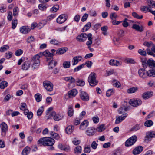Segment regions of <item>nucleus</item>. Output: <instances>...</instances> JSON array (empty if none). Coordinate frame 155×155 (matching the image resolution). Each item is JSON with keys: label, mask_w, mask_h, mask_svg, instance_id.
<instances>
[{"label": "nucleus", "mask_w": 155, "mask_h": 155, "mask_svg": "<svg viewBox=\"0 0 155 155\" xmlns=\"http://www.w3.org/2000/svg\"><path fill=\"white\" fill-rule=\"evenodd\" d=\"M55 143V140L50 137H45L41 138L38 141V144L40 146H51L50 149L53 150L54 148L52 146Z\"/></svg>", "instance_id": "nucleus-1"}, {"label": "nucleus", "mask_w": 155, "mask_h": 155, "mask_svg": "<svg viewBox=\"0 0 155 155\" xmlns=\"http://www.w3.org/2000/svg\"><path fill=\"white\" fill-rule=\"evenodd\" d=\"M88 81L90 85L91 86H94L96 85L98 81L96 80V74L95 73H91L88 78Z\"/></svg>", "instance_id": "nucleus-2"}, {"label": "nucleus", "mask_w": 155, "mask_h": 155, "mask_svg": "<svg viewBox=\"0 0 155 155\" xmlns=\"http://www.w3.org/2000/svg\"><path fill=\"white\" fill-rule=\"evenodd\" d=\"M90 38L91 40H92V34L91 33H89L87 35L86 33H82L78 35L77 37V39L78 41L80 42H84L86 40L87 38Z\"/></svg>", "instance_id": "nucleus-3"}, {"label": "nucleus", "mask_w": 155, "mask_h": 155, "mask_svg": "<svg viewBox=\"0 0 155 155\" xmlns=\"http://www.w3.org/2000/svg\"><path fill=\"white\" fill-rule=\"evenodd\" d=\"M137 137L134 135L129 138L125 142V145L127 147L131 146L134 144L136 141Z\"/></svg>", "instance_id": "nucleus-4"}, {"label": "nucleus", "mask_w": 155, "mask_h": 155, "mask_svg": "<svg viewBox=\"0 0 155 155\" xmlns=\"http://www.w3.org/2000/svg\"><path fill=\"white\" fill-rule=\"evenodd\" d=\"M129 103L132 106L137 107L141 104L142 101L139 99H131L129 101Z\"/></svg>", "instance_id": "nucleus-5"}, {"label": "nucleus", "mask_w": 155, "mask_h": 155, "mask_svg": "<svg viewBox=\"0 0 155 155\" xmlns=\"http://www.w3.org/2000/svg\"><path fill=\"white\" fill-rule=\"evenodd\" d=\"M138 73L140 77L143 79H145L148 77L147 71L144 68L140 69L138 70Z\"/></svg>", "instance_id": "nucleus-6"}, {"label": "nucleus", "mask_w": 155, "mask_h": 155, "mask_svg": "<svg viewBox=\"0 0 155 155\" xmlns=\"http://www.w3.org/2000/svg\"><path fill=\"white\" fill-rule=\"evenodd\" d=\"M43 85L45 88L49 91H51L53 89V85L51 82L46 81L43 82Z\"/></svg>", "instance_id": "nucleus-7"}, {"label": "nucleus", "mask_w": 155, "mask_h": 155, "mask_svg": "<svg viewBox=\"0 0 155 155\" xmlns=\"http://www.w3.org/2000/svg\"><path fill=\"white\" fill-rule=\"evenodd\" d=\"M128 103L127 102H124L122 106L118 109V112L120 114H121L125 111L127 110L128 106L127 105Z\"/></svg>", "instance_id": "nucleus-8"}, {"label": "nucleus", "mask_w": 155, "mask_h": 155, "mask_svg": "<svg viewBox=\"0 0 155 155\" xmlns=\"http://www.w3.org/2000/svg\"><path fill=\"white\" fill-rule=\"evenodd\" d=\"M68 17L67 15L63 14L60 15L57 19V22L59 24H62L67 19Z\"/></svg>", "instance_id": "nucleus-9"}, {"label": "nucleus", "mask_w": 155, "mask_h": 155, "mask_svg": "<svg viewBox=\"0 0 155 155\" xmlns=\"http://www.w3.org/2000/svg\"><path fill=\"white\" fill-rule=\"evenodd\" d=\"M0 127L2 131V135H3L5 136L8 131V126L5 122H3L0 124Z\"/></svg>", "instance_id": "nucleus-10"}, {"label": "nucleus", "mask_w": 155, "mask_h": 155, "mask_svg": "<svg viewBox=\"0 0 155 155\" xmlns=\"http://www.w3.org/2000/svg\"><path fill=\"white\" fill-rule=\"evenodd\" d=\"M127 114L125 113L123 114L120 116H116V120L115 123L116 124H118L122 121L125 119L126 117L127 116Z\"/></svg>", "instance_id": "nucleus-11"}, {"label": "nucleus", "mask_w": 155, "mask_h": 155, "mask_svg": "<svg viewBox=\"0 0 155 155\" xmlns=\"http://www.w3.org/2000/svg\"><path fill=\"white\" fill-rule=\"evenodd\" d=\"M40 54H41V56L44 55L46 57V61H48L49 59H52L53 54L51 53H50L48 50H46L43 53L40 52Z\"/></svg>", "instance_id": "nucleus-12"}, {"label": "nucleus", "mask_w": 155, "mask_h": 155, "mask_svg": "<svg viewBox=\"0 0 155 155\" xmlns=\"http://www.w3.org/2000/svg\"><path fill=\"white\" fill-rule=\"evenodd\" d=\"M50 117L52 116L54 117V119L55 121H58L62 119L63 118V116L61 115L58 114H56L55 112H52L50 114Z\"/></svg>", "instance_id": "nucleus-13"}, {"label": "nucleus", "mask_w": 155, "mask_h": 155, "mask_svg": "<svg viewBox=\"0 0 155 155\" xmlns=\"http://www.w3.org/2000/svg\"><path fill=\"white\" fill-rule=\"evenodd\" d=\"M80 96L81 99L84 101H87L89 100L88 94L84 91H81Z\"/></svg>", "instance_id": "nucleus-14"}, {"label": "nucleus", "mask_w": 155, "mask_h": 155, "mask_svg": "<svg viewBox=\"0 0 155 155\" xmlns=\"http://www.w3.org/2000/svg\"><path fill=\"white\" fill-rule=\"evenodd\" d=\"M95 133V129L93 127H89L86 131L87 134L88 136H93Z\"/></svg>", "instance_id": "nucleus-15"}, {"label": "nucleus", "mask_w": 155, "mask_h": 155, "mask_svg": "<svg viewBox=\"0 0 155 155\" xmlns=\"http://www.w3.org/2000/svg\"><path fill=\"white\" fill-rule=\"evenodd\" d=\"M109 64L112 66H119L121 65L122 62L114 59H111L109 61Z\"/></svg>", "instance_id": "nucleus-16"}, {"label": "nucleus", "mask_w": 155, "mask_h": 155, "mask_svg": "<svg viewBox=\"0 0 155 155\" xmlns=\"http://www.w3.org/2000/svg\"><path fill=\"white\" fill-rule=\"evenodd\" d=\"M47 61L48 64L49 69L53 68L56 66L57 64V62L55 61L54 60L53 58H52V59H49L48 61Z\"/></svg>", "instance_id": "nucleus-17"}, {"label": "nucleus", "mask_w": 155, "mask_h": 155, "mask_svg": "<svg viewBox=\"0 0 155 155\" xmlns=\"http://www.w3.org/2000/svg\"><path fill=\"white\" fill-rule=\"evenodd\" d=\"M151 6L150 5H148L147 6H141L140 8V10L142 12H144L145 13L147 12H150Z\"/></svg>", "instance_id": "nucleus-18"}, {"label": "nucleus", "mask_w": 155, "mask_h": 155, "mask_svg": "<svg viewBox=\"0 0 155 155\" xmlns=\"http://www.w3.org/2000/svg\"><path fill=\"white\" fill-rule=\"evenodd\" d=\"M88 121L87 120H85L81 123L79 128L81 130H84L88 126Z\"/></svg>", "instance_id": "nucleus-19"}, {"label": "nucleus", "mask_w": 155, "mask_h": 155, "mask_svg": "<svg viewBox=\"0 0 155 155\" xmlns=\"http://www.w3.org/2000/svg\"><path fill=\"white\" fill-rule=\"evenodd\" d=\"M68 50V49L66 47L60 48L56 50V53L58 55L62 54L66 52Z\"/></svg>", "instance_id": "nucleus-20"}, {"label": "nucleus", "mask_w": 155, "mask_h": 155, "mask_svg": "<svg viewBox=\"0 0 155 155\" xmlns=\"http://www.w3.org/2000/svg\"><path fill=\"white\" fill-rule=\"evenodd\" d=\"M143 149V148L142 146H138L133 150V153L134 155L138 154L142 151Z\"/></svg>", "instance_id": "nucleus-21"}, {"label": "nucleus", "mask_w": 155, "mask_h": 155, "mask_svg": "<svg viewBox=\"0 0 155 155\" xmlns=\"http://www.w3.org/2000/svg\"><path fill=\"white\" fill-rule=\"evenodd\" d=\"M30 31V29L28 26H23L20 28V32L23 34H26Z\"/></svg>", "instance_id": "nucleus-22"}, {"label": "nucleus", "mask_w": 155, "mask_h": 155, "mask_svg": "<svg viewBox=\"0 0 155 155\" xmlns=\"http://www.w3.org/2000/svg\"><path fill=\"white\" fill-rule=\"evenodd\" d=\"M132 28L140 32H142L144 31L143 26L140 27L138 25L136 24H133Z\"/></svg>", "instance_id": "nucleus-23"}, {"label": "nucleus", "mask_w": 155, "mask_h": 155, "mask_svg": "<svg viewBox=\"0 0 155 155\" xmlns=\"http://www.w3.org/2000/svg\"><path fill=\"white\" fill-rule=\"evenodd\" d=\"M30 65L31 63L29 61H25L22 64V69L24 70H27L30 68Z\"/></svg>", "instance_id": "nucleus-24"}, {"label": "nucleus", "mask_w": 155, "mask_h": 155, "mask_svg": "<svg viewBox=\"0 0 155 155\" xmlns=\"http://www.w3.org/2000/svg\"><path fill=\"white\" fill-rule=\"evenodd\" d=\"M154 137H155V131H149L146 133V138L148 140Z\"/></svg>", "instance_id": "nucleus-25"}, {"label": "nucleus", "mask_w": 155, "mask_h": 155, "mask_svg": "<svg viewBox=\"0 0 155 155\" xmlns=\"http://www.w3.org/2000/svg\"><path fill=\"white\" fill-rule=\"evenodd\" d=\"M82 59V57L79 56H76L73 58V65L74 66L77 64L79 61H81Z\"/></svg>", "instance_id": "nucleus-26"}, {"label": "nucleus", "mask_w": 155, "mask_h": 155, "mask_svg": "<svg viewBox=\"0 0 155 155\" xmlns=\"http://www.w3.org/2000/svg\"><path fill=\"white\" fill-rule=\"evenodd\" d=\"M153 94V92H147L142 94V97L143 99H146L151 97Z\"/></svg>", "instance_id": "nucleus-27"}, {"label": "nucleus", "mask_w": 155, "mask_h": 155, "mask_svg": "<svg viewBox=\"0 0 155 155\" xmlns=\"http://www.w3.org/2000/svg\"><path fill=\"white\" fill-rule=\"evenodd\" d=\"M78 91L76 89H74L69 91L68 92V94L70 98L75 96L78 94Z\"/></svg>", "instance_id": "nucleus-28"}, {"label": "nucleus", "mask_w": 155, "mask_h": 155, "mask_svg": "<svg viewBox=\"0 0 155 155\" xmlns=\"http://www.w3.org/2000/svg\"><path fill=\"white\" fill-rule=\"evenodd\" d=\"M41 54L39 53L33 56L31 58V61L35 62L37 61V60L40 61L39 58L41 57Z\"/></svg>", "instance_id": "nucleus-29"}, {"label": "nucleus", "mask_w": 155, "mask_h": 155, "mask_svg": "<svg viewBox=\"0 0 155 155\" xmlns=\"http://www.w3.org/2000/svg\"><path fill=\"white\" fill-rule=\"evenodd\" d=\"M74 127L72 125L68 126L65 129V131L67 134H71L74 130Z\"/></svg>", "instance_id": "nucleus-30"}, {"label": "nucleus", "mask_w": 155, "mask_h": 155, "mask_svg": "<svg viewBox=\"0 0 155 155\" xmlns=\"http://www.w3.org/2000/svg\"><path fill=\"white\" fill-rule=\"evenodd\" d=\"M31 149L28 146L25 147L23 150L22 154V155H28L30 152Z\"/></svg>", "instance_id": "nucleus-31"}, {"label": "nucleus", "mask_w": 155, "mask_h": 155, "mask_svg": "<svg viewBox=\"0 0 155 155\" xmlns=\"http://www.w3.org/2000/svg\"><path fill=\"white\" fill-rule=\"evenodd\" d=\"M24 114L25 115H27V117L28 119H30L33 117V113L31 112H29L28 109L24 111Z\"/></svg>", "instance_id": "nucleus-32"}, {"label": "nucleus", "mask_w": 155, "mask_h": 155, "mask_svg": "<svg viewBox=\"0 0 155 155\" xmlns=\"http://www.w3.org/2000/svg\"><path fill=\"white\" fill-rule=\"evenodd\" d=\"M147 64L151 68H155V61L153 60L150 59L147 61Z\"/></svg>", "instance_id": "nucleus-33"}, {"label": "nucleus", "mask_w": 155, "mask_h": 155, "mask_svg": "<svg viewBox=\"0 0 155 155\" xmlns=\"http://www.w3.org/2000/svg\"><path fill=\"white\" fill-rule=\"evenodd\" d=\"M138 90V88L137 87H133L128 89L127 92L129 94L133 93L137 91Z\"/></svg>", "instance_id": "nucleus-34"}, {"label": "nucleus", "mask_w": 155, "mask_h": 155, "mask_svg": "<svg viewBox=\"0 0 155 155\" xmlns=\"http://www.w3.org/2000/svg\"><path fill=\"white\" fill-rule=\"evenodd\" d=\"M68 115L70 117H71L73 116L74 114V110L73 109L72 105H69L68 111Z\"/></svg>", "instance_id": "nucleus-35"}, {"label": "nucleus", "mask_w": 155, "mask_h": 155, "mask_svg": "<svg viewBox=\"0 0 155 155\" xmlns=\"http://www.w3.org/2000/svg\"><path fill=\"white\" fill-rule=\"evenodd\" d=\"M148 76L150 77H155V70L150 69L147 71Z\"/></svg>", "instance_id": "nucleus-36"}, {"label": "nucleus", "mask_w": 155, "mask_h": 155, "mask_svg": "<svg viewBox=\"0 0 155 155\" xmlns=\"http://www.w3.org/2000/svg\"><path fill=\"white\" fill-rule=\"evenodd\" d=\"M81 147L80 146H78L75 148L74 149V153L76 154H78L81 153Z\"/></svg>", "instance_id": "nucleus-37"}, {"label": "nucleus", "mask_w": 155, "mask_h": 155, "mask_svg": "<svg viewBox=\"0 0 155 155\" xmlns=\"http://www.w3.org/2000/svg\"><path fill=\"white\" fill-rule=\"evenodd\" d=\"M50 134L51 136L56 139H58L60 138L59 134L53 131L50 132Z\"/></svg>", "instance_id": "nucleus-38"}, {"label": "nucleus", "mask_w": 155, "mask_h": 155, "mask_svg": "<svg viewBox=\"0 0 155 155\" xmlns=\"http://www.w3.org/2000/svg\"><path fill=\"white\" fill-rule=\"evenodd\" d=\"M90 37L89 38V41L86 42V45L88 46V48L91 52L94 51V50L93 48H91V45L92 44V40H91L90 39Z\"/></svg>", "instance_id": "nucleus-39"}, {"label": "nucleus", "mask_w": 155, "mask_h": 155, "mask_svg": "<svg viewBox=\"0 0 155 155\" xmlns=\"http://www.w3.org/2000/svg\"><path fill=\"white\" fill-rule=\"evenodd\" d=\"M63 67L65 68H68L70 67L71 63L69 61H64L62 64Z\"/></svg>", "instance_id": "nucleus-40"}, {"label": "nucleus", "mask_w": 155, "mask_h": 155, "mask_svg": "<svg viewBox=\"0 0 155 155\" xmlns=\"http://www.w3.org/2000/svg\"><path fill=\"white\" fill-rule=\"evenodd\" d=\"M64 80L67 81H68L71 83L75 82V79L72 77H67L64 78Z\"/></svg>", "instance_id": "nucleus-41"}, {"label": "nucleus", "mask_w": 155, "mask_h": 155, "mask_svg": "<svg viewBox=\"0 0 155 155\" xmlns=\"http://www.w3.org/2000/svg\"><path fill=\"white\" fill-rule=\"evenodd\" d=\"M91 23L90 22L87 23L83 28V31H87L91 27Z\"/></svg>", "instance_id": "nucleus-42"}, {"label": "nucleus", "mask_w": 155, "mask_h": 155, "mask_svg": "<svg viewBox=\"0 0 155 155\" xmlns=\"http://www.w3.org/2000/svg\"><path fill=\"white\" fill-rule=\"evenodd\" d=\"M153 123L151 120H147L144 123L145 126L150 127L153 125Z\"/></svg>", "instance_id": "nucleus-43"}, {"label": "nucleus", "mask_w": 155, "mask_h": 155, "mask_svg": "<svg viewBox=\"0 0 155 155\" xmlns=\"http://www.w3.org/2000/svg\"><path fill=\"white\" fill-rule=\"evenodd\" d=\"M132 15L134 18L139 19H142L143 18V16L142 15L140 16L135 12H132Z\"/></svg>", "instance_id": "nucleus-44"}, {"label": "nucleus", "mask_w": 155, "mask_h": 155, "mask_svg": "<svg viewBox=\"0 0 155 155\" xmlns=\"http://www.w3.org/2000/svg\"><path fill=\"white\" fill-rule=\"evenodd\" d=\"M40 63V61L37 60V61L34 62L32 66V68H33V69H35L38 68L39 65Z\"/></svg>", "instance_id": "nucleus-45"}, {"label": "nucleus", "mask_w": 155, "mask_h": 155, "mask_svg": "<svg viewBox=\"0 0 155 155\" xmlns=\"http://www.w3.org/2000/svg\"><path fill=\"white\" fill-rule=\"evenodd\" d=\"M38 8L41 11L45 10L47 7L46 5L44 3L40 4L38 5Z\"/></svg>", "instance_id": "nucleus-46"}, {"label": "nucleus", "mask_w": 155, "mask_h": 155, "mask_svg": "<svg viewBox=\"0 0 155 155\" xmlns=\"http://www.w3.org/2000/svg\"><path fill=\"white\" fill-rule=\"evenodd\" d=\"M7 85L8 83L6 81H2L0 83V88L1 89H4Z\"/></svg>", "instance_id": "nucleus-47"}, {"label": "nucleus", "mask_w": 155, "mask_h": 155, "mask_svg": "<svg viewBox=\"0 0 155 155\" xmlns=\"http://www.w3.org/2000/svg\"><path fill=\"white\" fill-rule=\"evenodd\" d=\"M118 17L117 14L115 13H112L110 15V17L112 20H115Z\"/></svg>", "instance_id": "nucleus-48"}, {"label": "nucleus", "mask_w": 155, "mask_h": 155, "mask_svg": "<svg viewBox=\"0 0 155 155\" xmlns=\"http://www.w3.org/2000/svg\"><path fill=\"white\" fill-rule=\"evenodd\" d=\"M113 85L119 88L120 87L121 84L120 82L117 80H114L113 81Z\"/></svg>", "instance_id": "nucleus-49"}, {"label": "nucleus", "mask_w": 155, "mask_h": 155, "mask_svg": "<svg viewBox=\"0 0 155 155\" xmlns=\"http://www.w3.org/2000/svg\"><path fill=\"white\" fill-rule=\"evenodd\" d=\"M35 97L37 102H39L41 100V95L39 94H37L35 96Z\"/></svg>", "instance_id": "nucleus-50"}, {"label": "nucleus", "mask_w": 155, "mask_h": 155, "mask_svg": "<svg viewBox=\"0 0 155 155\" xmlns=\"http://www.w3.org/2000/svg\"><path fill=\"white\" fill-rule=\"evenodd\" d=\"M104 125L102 124L98 127L96 129L97 131L99 132H101L105 130Z\"/></svg>", "instance_id": "nucleus-51"}, {"label": "nucleus", "mask_w": 155, "mask_h": 155, "mask_svg": "<svg viewBox=\"0 0 155 155\" xmlns=\"http://www.w3.org/2000/svg\"><path fill=\"white\" fill-rule=\"evenodd\" d=\"M76 82L77 85L80 86H84L85 84L84 81L83 80H80L77 79Z\"/></svg>", "instance_id": "nucleus-52"}, {"label": "nucleus", "mask_w": 155, "mask_h": 155, "mask_svg": "<svg viewBox=\"0 0 155 155\" xmlns=\"http://www.w3.org/2000/svg\"><path fill=\"white\" fill-rule=\"evenodd\" d=\"M140 127V124H137L131 128V130L132 131H137L139 129Z\"/></svg>", "instance_id": "nucleus-53"}, {"label": "nucleus", "mask_w": 155, "mask_h": 155, "mask_svg": "<svg viewBox=\"0 0 155 155\" xmlns=\"http://www.w3.org/2000/svg\"><path fill=\"white\" fill-rule=\"evenodd\" d=\"M18 8L17 7H15L13 10V15L15 17L17 16L18 15Z\"/></svg>", "instance_id": "nucleus-54"}, {"label": "nucleus", "mask_w": 155, "mask_h": 155, "mask_svg": "<svg viewBox=\"0 0 155 155\" xmlns=\"http://www.w3.org/2000/svg\"><path fill=\"white\" fill-rule=\"evenodd\" d=\"M85 65V64H82L77 66L74 69V72H75L79 71L84 67Z\"/></svg>", "instance_id": "nucleus-55"}, {"label": "nucleus", "mask_w": 155, "mask_h": 155, "mask_svg": "<svg viewBox=\"0 0 155 155\" xmlns=\"http://www.w3.org/2000/svg\"><path fill=\"white\" fill-rule=\"evenodd\" d=\"M85 65V64H82L77 66L74 69V72H75L79 71L84 67Z\"/></svg>", "instance_id": "nucleus-56"}, {"label": "nucleus", "mask_w": 155, "mask_h": 155, "mask_svg": "<svg viewBox=\"0 0 155 155\" xmlns=\"http://www.w3.org/2000/svg\"><path fill=\"white\" fill-rule=\"evenodd\" d=\"M17 20L15 19L13 20L12 21V28L14 29L16 27L17 24Z\"/></svg>", "instance_id": "nucleus-57"}, {"label": "nucleus", "mask_w": 155, "mask_h": 155, "mask_svg": "<svg viewBox=\"0 0 155 155\" xmlns=\"http://www.w3.org/2000/svg\"><path fill=\"white\" fill-rule=\"evenodd\" d=\"M44 111L43 108L42 107H40L38 110L37 113V115L40 116L41 115Z\"/></svg>", "instance_id": "nucleus-58"}, {"label": "nucleus", "mask_w": 155, "mask_h": 155, "mask_svg": "<svg viewBox=\"0 0 155 155\" xmlns=\"http://www.w3.org/2000/svg\"><path fill=\"white\" fill-rule=\"evenodd\" d=\"M9 48V46L7 45H5L2 46L0 48V51L3 52Z\"/></svg>", "instance_id": "nucleus-59"}, {"label": "nucleus", "mask_w": 155, "mask_h": 155, "mask_svg": "<svg viewBox=\"0 0 155 155\" xmlns=\"http://www.w3.org/2000/svg\"><path fill=\"white\" fill-rule=\"evenodd\" d=\"M114 93V90L113 89H110L108 90L106 92V96L107 97H110Z\"/></svg>", "instance_id": "nucleus-60"}, {"label": "nucleus", "mask_w": 155, "mask_h": 155, "mask_svg": "<svg viewBox=\"0 0 155 155\" xmlns=\"http://www.w3.org/2000/svg\"><path fill=\"white\" fill-rule=\"evenodd\" d=\"M153 44L151 41L147 42L145 41L144 42L143 45L146 46L148 47H150L151 46H152L153 45Z\"/></svg>", "instance_id": "nucleus-61"}, {"label": "nucleus", "mask_w": 155, "mask_h": 155, "mask_svg": "<svg viewBox=\"0 0 155 155\" xmlns=\"http://www.w3.org/2000/svg\"><path fill=\"white\" fill-rule=\"evenodd\" d=\"M84 151L85 153H89L91 151L90 147L88 146L85 147L84 149Z\"/></svg>", "instance_id": "nucleus-62"}, {"label": "nucleus", "mask_w": 155, "mask_h": 155, "mask_svg": "<svg viewBox=\"0 0 155 155\" xmlns=\"http://www.w3.org/2000/svg\"><path fill=\"white\" fill-rule=\"evenodd\" d=\"M23 53V51L21 49H18L16 51L15 54L17 56H19L21 55Z\"/></svg>", "instance_id": "nucleus-63"}, {"label": "nucleus", "mask_w": 155, "mask_h": 155, "mask_svg": "<svg viewBox=\"0 0 155 155\" xmlns=\"http://www.w3.org/2000/svg\"><path fill=\"white\" fill-rule=\"evenodd\" d=\"M88 16V15L87 14L85 13L84 14L83 16H82L81 21L82 22H84L87 19Z\"/></svg>", "instance_id": "nucleus-64"}]
</instances>
